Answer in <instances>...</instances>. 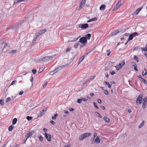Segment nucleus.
<instances>
[{"label":"nucleus","instance_id":"nucleus-1","mask_svg":"<svg viewBox=\"0 0 147 147\" xmlns=\"http://www.w3.org/2000/svg\"><path fill=\"white\" fill-rule=\"evenodd\" d=\"M56 55H55L51 56H46L43 57L42 58H40L39 60H36V61L38 63H40L41 62H46L47 61H49L52 59Z\"/></svg>","mask_w":147,"mask_h":147},{"label":"nucleus","instance_id":"nucleus-2","mask_svg":"<svg viewBox=\"0 0 147 147\" xmlns=\"http://www.w3.org/2000/svg\"><path fill=\"white\" fill-rule=\"evenodd\" d=\"M91 134L90 133H86L82 134L79 136V140H82L86 137L90 136Z\"/></svg>","mask_w":147,"mask_h":147},{"label":"nucleus","instance_id":"nucleus-3","mask_svg":"<svg viewBox=\"0 0 147 147\" xmlns=\"http://www.w3.org/2000/svg\"><path fill=\"white\" fill-rule=\"evenodd\" d=\"M19 27V25L18 24L15 23L11 26L9 27H8L7 28V30L10 29H12L13 30H16Z\"/></svg>","mask_w":147,"mask_h":147},{"label":"nucleus","instance_id":"nucleus-4","mask_svg":"<svg viewBox=\"0 0 147 147\" xmlns=\"http://www.w3.org/2000/svg\"><path fill=\"white\" fill-rule=\"evenodd\" d=\"M143 94H140L136 99V102L137 104H140L142 103Z\"/></svg>","mask_w":147,"mask_h":147},{"label":"nucleus","instance_id":"nucleus-5","mask_svg":"<svg viewBox=\"0 0 147 147\" xmlns=\"http://www.w3.org/2000/svg\"><path fill=\"white\" fill-rule=\"evenodd\" d=\"M139 33L136 32H135L133 33L130 34L129 35V37L128 39V41H129L132 39L133 38H134L135 36H138Z\"/></svg>","mask_w":147,"mask_h":147},{"label":"nucleus","instance_id":"nucleus-6","mask_svg":"<svg viewBox=\"0 0 147 147\" xmlns=\"http://www.w3.org/2000/svg\"><path fill=\"white\" fill-rule=\"evenodd\" d=\"M79 42L81 44H87V38L85 37H81L79 39Z\"/></svg>","mask_w":147,"mask_h":147},{"label":"nucleus","instance_id":"nucleus-7","mask_svg":"<svg viewBox=\"0 0 147 147\" xmlns=\"http://www.w3.org/2000/svg\"><path fill=\"white\" fill-rule=\"evenodd\" d=\"M47 30L46 29L40 30L38 32H36L35 33V35L36 36H40L45 33Z\"/></svg>","mask_w":147,"mask_h":147},{"label":"nucleus","instance_id":"nucleus-8","mask_svg":"<svg viewBox=\"0 0 147 147\" xmlns=\"http://www.w3.org/2000/svg\"><path fill=\"white\" fill-rule=\"evenodd\" d=\"M88 27V24L87 23L84 24H80L79 25V27L82 29H86Z\"/></svg>","mask_w":147,"mask_h":147},{"label":"nucleus","instance_id":"nucleus-9","mask_svg":"<svg viewBox=\"0 0 147 147\" xmlns=\"http://www.w3.org/2000/svg\"><path fill=\"white\" fill-rule=\"evenodd\" d=\"M86 0H82L80 3V6L79 8L78 9V11H80V9L82 8L84 5L86 1Z\"/></svg>","mask_w":147,"mask_h":147},{"label":"nucleus","instance_id":"nucleus-10","mask_svg":"<svg viewBox=\"0 0 147 147\" xmlns=\"http://www.w3.org/2000/svg\"><path fill=\"white\" fill-rule=\"evenodd\" d=\"M143 7H141L139 8L135 12H134L133 14L132 15L134 17L135 16H136L138 13L141 10V9L143 8Z\"/></svg>","mask_w":147,"mask_h":147},{"label":"nucleus","instance_id":"nucleus-11","mask_svg":"<svg viewBox=\"0 0 147 147\" xmlns=\"http://www.w3.org/2000/svg\"><path fill=\"white\" fill-rule=\"evenodd\" d=\"M44 135L45 137L48 141L50 142L51 141V135H49L47 134L46 133H45Z\"/></svg>","mask_w":147,"mask_h":147},{"label":"nucleus","instance_id":"nucleus-12","mask_svg":"<svg viewBox=\"0 0 147 147\" xmlns=\"http://www.w3.org/2000/svg\"><path fill=\"white\" fill-rule=\"evenodd\" d=\"M122 5L121 2V1H118V3L116 4L115 6L114 7V9H113V10L114 11L115 10V9H117L120 6Z\"/></svg>","mask_w":147,"mask_h":147},{"label":"nucleus","instance_id":"nucleus-13","mask_svg":"<svg viewBox=\"0 0 147 147\" xmlns=\"http://www.w3.org/2000/svg\"><path fill=\"white\" fill-rule=\"evenodd\" d=\"M1 49L3 51L4 49H5L6 47L7 46V44L5 42H3L1 44Z\"/></svg>","mask_w":147,"mask_h":147},{"label":"nucleus","instance_id":"nucleus-14","mask_svg":"<svg viewBox=\"0 0 147 147\" xmlns=\"http://www.w3.org/2000/svg\"><path fill=\"white\" fill-rule=\"evenodd\" d=\"M47 109V107H46L45 108H44L41 111L40 114L39 115H38L39 116H43L45 113Z\"/></svg>","mask_w":147,"mask_h":147},{"label":"nucleus","instance_id":"nucleus-15","mask_svg":"<svg viewBox=\"0 0 147 147\" xmlns=\"http://www.w3.org/2000/svg\"><path fill=\"white\" fill-rule=\"evenodd\" d=\"M99 136H98L96 137V139L94 140V143H97V144H99L100 142V140L99 139Z\"/></svg>","mask_w":147,"mask_h":147},{"label":"nucleus","instance_id":"nucleus-16","mask_svg":"<svg viewBox=\"0 0 147 147\" xmlns=\"http://www.w3.org/2000/svg\"><path fill=\"white\" fill-rule=\"evenodd\" d=\"M32 133L30 131H29L28 133H27L25 135V136L26 138L27 139L29 137H30L32 136Z\"/></svg>","mask_w":147,"mask_h":147},{"label":"nucleus","instance_id":"nucleus-17","mask_svg":"<svg viewBox=\"0 0 147 147\" xmlns=\"http://www.w3.org/2000/svg\"><path fill=\"white\" fill-rule=\"evenodd\" d=\"M115 67L117 71L119 70L122 67V66L120 64H119L117 65Z\"/></svg>","mask_w":147,"mask_h":147},{"label":"nucleus","instance_id":"nucleus-18","mask_svg":"<svg viewBox=\"0 0 147 147\" xmlns=\"http://www.w3.org/2000/svg\"><path fill=\"white\" fill-rule=\"evenodd\" d=\"M119 33V31L118 30H116L115 31H114L112 33V36H115L117 34H118Z\"/></svg>","mask_w":147,"mask_h":147},{"label":"nucleus","instance_id":"nucleus-19","mask_svg":"<svg viewBox=\"0 0 147 147\" xmlns=\"http://www.w3.org/2000/svg\"><path fill=\"white\" fill-rule=\"evenodd\" d=\"M17 51L15 50H12L9 53L10 55H12L16 53Z\"/></svg>","mask_w":147,"mask_h":147},{"label":"nucleus","instance_id":"nucleus-20","mask_svg":"<svg viewBox=\"0 0 147 147\" xmlns=\"http://www.w3.org/2000/svg\"><path fill=\"white\" fill-rule=\"evenodd\" d=\"M97 17H95L93 18H92L89 20L87 22H89L93 21H96L97 20Z\"/></svg>","mask_w":147,"mask_h":147},{"label":"nucleus","instance_id":"nucleus-21","mask_svg":"<svg viewBox=\"0 0 147 147\" xmlns=\"http://www.w3.org/2000/svg\"><path fill=\"white\" fill-rule=\"evenodd\" d=\"M85 55H83L79 59L78 64H79L84 59Z\"/></svg>","mask_w":147,"mask_h":147},{"label":"nucleus","instance_id":"nucleus-22","mask_svg":"<svg viewBox=\"0 0 147 147\" xmlns=\"http://www.w3.org/2000/svg\"><path fill=\"white\" fill-rule=\"evenodd\" d=\"M145 123V121L144 120H143L142 122L138 126L139 128H141L144 125Z\"/></svg>","mask_w":147,"mask_h":147},{"label":"nucleus","instance_id":"nucleus-23","mask_svg":"<svg viewBox=\"0 0 147 147\" xmlns=\"http://www.w3.org/2000/svg\"><path fill=\"white\" fill-rule=\"evenodd\" d=\"M95 77V76H91L88 78V79L87 80V81H89L92 80H93L94 78Z\"/></svg>","mask_w":147,"mask_h":147},{"label":"nucleus","instance_id":"nucleus-24","mask_svg":"<svg viewBox=\"0 0 147 147\" xmlns=\"http://www.w3.org/2000/svg\"><path fill=\"white\" fill-rule=\"evenodd\" d=\"M27 0H17V1L16 0V1H14V3L13 5H14L15 4H16L17 3H18V2H21V1H27Z\"/></svg>","mask_w":147,"mask_h":147},{"label":"nucleus","instance_id":"nucleus-25","mask_svg":"<svg viewBox=\"0 0 147 147\" xmlns=\"http://www.w3.org/2000/svg\"><path fill=\"white\" fill-rule=\"evenodd\" d=\"M106 7L105 5L104 4L101 5L100 7V9L101 10L102 9L104 10Z\"/></svg>","mask_w":147,"mask_h":147},{"label":"nucleus","instance_id":"nucleus-26","mask_svg":"<svg viewBox=\"0 0 147 147\" xmlns=\"http://www.w3.org/2000/svg\"><path fill=\"white\" fill-rule=\"evenodd\" d=\"M104 119L105 122L107 123H109L110 122V119L106 117H104Z\"/></svg>","mask_w":147,"mask_h":147},{"label":"nucleus","instance_id":"nucleus-27","mask_svg":"<svg viewBox=\"0 0 147 147\" xmlns=\"http://www.w3.org/2000/svg\"><path fill=\"white\" fill-rule=\"evenodd\" d=\"M18 121L17 119L16 118H14L12 121V124L13 125H15L17 122V121Z\"/></svg>","mask_w":147,"mask_h":147},{"label":"nucleus","instance_id":"nucleus-28","mask_svg":"<svg viewBox=\"0 0 147 147\" xmlns=\"http://www.w3.org/2000/svg\"><path fill=\"white\" fill-rule=\"evenodd\" d=\"M146 105V102L144 101H143V105L142 106V107L143 109H145Z\"/></svg>","mask_w":147,"mask_h":147},{"label":"nucleus","instance_id":"nucleus-29","mask_svg":"<svg viewBox=\"0 0 147 147\" xmlns=\"http://www.w3.org/2000/svg\"><path fill=\"white\" fill-rule=\"evenodd\" d=\"M104 83H105V84L106 85H108V87L110 88L111 87V85L109 84V82H107L106 81H104Z\"/></svg>","mask_w":147,"mask_h":147},{"label":"nucleus","instance_id":"nucleus-30","mask_svg":"<svg viewBox=\"0 0 147 147\" xmlns=\"http://www.w3.org/2000/svg\"><path fill=\"white\" fill-rule=\"evenodd\" d=\"M91 36V34H88L86 35L85 37L86 38L87 40H89Z\"/></svg>","mask_w":147,"mask_h":147},{"label":"nucleus","instance_id":"nucleus-31","mask_svg":"<svg viewBox=\"0 0 147 147\" xmlns=\"http://www.w3.org/2000/svg\"><path fill=\"white\" fill-rule=\"evenodd\" d=\"M141 50L142 51H147V44L146 45L145 48H141Z\"/></svg>","mask_w":147,"mask_h":147},{"label":"nucleus","instance_id":"nucleus-32","mask_svg":"<svg viewBox=\"0 0 147 147\" xmlns=\"http://www.w3.org/2000/svg\"><path fill=\"white\" fill-rule=\"evenodd\" d=\"M14 127V126L13 125H11L8 128V130L10 131H11L13 129Z\"/></svg>","mask_w":147,"mask_h":147},{"label":"nucleus","instance_id":"nucleus-33","mask_svg":"<svg viewBox=\"0 0 147 147\" xmlns=\"http://www.w3.org/2000/svg\"><path fill=\"white\" fill-rule=\"evenodd\" d=\"M147 74L146 71L145 69H144L142 72V75L145 76Z\"/></svg>","mask_w":147,"mask_h":147},{"label":"nucleus","instance_id":"nucleus-34","mask_svg":"<svg viewBox=\"0 0 147 147\" xmlns=\"http://www.w3.org/2000/svg\"><path fill=\"white\" fill-rule=\"evenodd\" d=\"M80 37H81V36H79L78 37L76 38H74L73 39V40H72L71 41V42H75V41H76L77 40H78L79 39V38H80Z\"/></svg>","mask_w":147,"mask_h":147},{"label":"nucleus","instance_id":"nucleus-35","mask_svg":"<svg viewBox=\"0 0 147 147\" xmlns=\"http://www.w3.org/2000/svg\"><path fill=\"white\" fill-rule=\"evenodd\" d=\"M134 59L136 60L137 62H138L139 60H138V58L136 55L134 56Z\"/></svg>","mask_w":147,"mask_h":147},{"label":"nucleus","instance_id":"nucleus-36","mask_svg":"<svg viewBox=\"0 0 147 147\" xmlns=\"http://www.w3.org/2000/svg\"><path fill=\"white\" fill-rule=\"evenodd\" d=\"M32 118L33 117H32L27 116L26 118L28 121H30L32 119Z\"/></svg>","mask_w":147,"mask_h":147},{"label":"nucleus","instance_id":"nucleus-37","mask_svg":"<svg viewBox=\"0 0 147 147\" xmlns=\"http://www.w3.org/2000/svg\"><path fill=\"white\" fill-rule=\"evenodd\" d=\"M58 116V114L56 113L54 114V116H53L52 117V119L54 120L56 119V117Z\"/></svg>","mask_w":147,"mask_h":147},{"label":"nucleus","instance_id":"nucleus-38","mask_svg":"<svg viewBox=\"0 0 147 147\" xmlns=\"http://www.w3.org/2000/svg\"><path fill=\"white\" fill-rule=\"evenodd\" d=\"M119 64H120L122 67V66H124L125 64V60H122L121 63H119Z\"/></svg>","mask_w":147,"mask_h":147},{"label":"nucleus","instance_id":"nucleus-39","mask_svg":"<svg viewBox=\"0 0 147 147\" xmlns=\"http://www.w3.org/2000/svg\"><path fill=\"white\" fill-rule=\"evenodd\" d=\"M95 113L97 114V116H98V117H100V118H102V116H101V115H100V114L99 113H98V112H95Z\"/></svg>","mask_w":147,"mask_h":147},{"label":"nucleus","instance_id":"nucleus-40","mask_svg":"<svg viewBox=\"0 0 147 147\" xmlns=\"http://www.w3.org/2000/svg\"><path fill=\"white\" fill-rule=\"evenodd\" d=\"M82 100V99L81 98H78L77 100V102L79 103H81Z\"/></svg>","mask_w":147,"mask_h":147},{"label":"nucleus","instance_id":"nucleus-41","mask_svg":"<svg viewBox=\"0 0 147 147\" xmlns=\"http://www.w3.org/2000/svg\"><path fill=\"white\" fill-rule=\"evenodd\" d=\"M78 43H75V44H74V47L76 49H77L78 48Z\"/></svg>","mask_w":147,"mask_h":147},{"label":"nucleus","instance_id":"nucleus-42","mask_svg":"<svg viewBox=\"0 0 147 147\" xmlns=\"http://www.w3.org/2000/svg\"><path fill=\"white\" fill-rule=\"evenodd\" d=\"M11 100V99L10 98V97H8L6 100V101H5V102L6 103H7L8 102H9Z\"/></svg>","mask_w":147,"mask_h":147},{"label":"nucleus","instance_id":"nucleus-43","mask_svg":"<svg viewBox=\"0 0 147 147\" xmlns=\"http://www.w3.org/2000/svg\"><path fill=\"white\" fill-rule=\"evenodd\" d=\"M62 69V67H59L55 69L56 71H57V72L59 71L60 70Z\"/></svg>","mask_w":147,"mask_h":147},{"label":"nucleus","instance_id":"nucleus-44","mask_svg":"<svg viewBox=\"0 0 147 147\" xmlns=\"http://www.w3.org/2000/svg\"><path fill=\"white\" fill-rule=\"evenodd\" d=\"M140 46H137L136 47H135L134 48L133 50H134V51L138 49H140Z\"/></svg>","mask_w":147,"mask_h":147},{"label":"nucleus","instance_id":"nucleus-45","mask_svg":"<svg viewBox=\"0 0 147 147\" xmlns=\"http://www.w3.org/2000/svg\"><path fill=\"white\" fill-rule=\"evenodd\" d=\"M0 103L1 105H3L4 104V102L3 100L2 99H1L0 100Z\"/></svg>","mask_w":147,"mask_h":147},{"label":"nucleus","instance_id":"nucleus-46","mask_svg":"<svg viewBox=\"0 0 147 147\" xmlns=\"http://www.w3.org/2000/svg\"><path fill=\"white\" fill-rule=\"evenodd\" d=\"M104 93L106 95H108L109 94L108 91L106 90H104Z\"/></svg>","mask_w":147,"mask_h":147},{"label":"nucleus","instance_id":"nucleus-47","mask_svg":"<svg viewBox=\"0 0 147 147\" xmlns=\"http://www.w3.org/2000/svg\"><path fill=\"white\" fill-rule=\"evenodd\" d=\"M92 50L91 49H90L88 51H87L86 53V55H88L91 51Z\"/></svg>","mask_w":147,"mask_h":147},{"label":"nucleus","instance_id":"nucleus-48","mask_svg":"<svg viewBox=\"0 0 147 147\" xmlns=\"http://www.w3.org/2000/svg\"><path fill=\"white\" fill-rule=\"evenodd\" d=\"M93 105H94V107H95V108L97 109H98V106L96 105V102H93Z\"/></svg>","mask_w":147,"mask_h":147},{"label":"nucleus","instance_id":"nucleus-49","mask_svg":"<svg viewBox=\"0 0 147 147\" xmlns=\"http://www.w3.org/2000/svg\"><path fill=\"white\" fill-rule=\"evenodd\" d=\"M39 140L40 142H42L43 141V137L40 136L39 137Z\"/></svg>","mask_w":147,"mask_h":147},{"label":"nucleus","instance_id":"nucleus-50","mask_svg":"<svg viewBox=\"0 0 147 147\" xmlns=\"http://www.w3.org/2000/svg\"><path fill=\"white\" fill-rule=\"evenodd\" d=\"M77 53L78 52L77 51L72 52V54L74 55L75 56H76L77 55Z\"/></svg>","mask_w":147,"mask_h":147},{"label":"nucleus","instance_id":"nucleus-51","mask_svg":"<svg viewBox=\"0 0 147 147\" xmlns=\"http://www.w3.org/2000/svg\"><path fill=\"white\" fill-rule=\"evenodd\" d=\"M131 64L132 66H133L134 67L137 66L135 62H132L131 63Z\"/></svg>","mask_w":147,"mask_h":147},{"label":"nucleus","instance_id":"nucleus-52","mask_svg":"<svg viewBox=\"0 0 147 147\" xmlns=\"http://www.w3.org/2000/svg\"><path fill=\"white\" fill-rule=\"evenodd\" d=\"M37 71L35 69H33L32 70V72L33 74H35L36 72Z\"/></svg>","mask_w":147,"mask_h":147},{"label":"nucleus","instance_id":"nucleus-53","mask_svg":"<svg viewBox=\"0 0 147 147\" xmlns=\"http://www.w3.org/2000/svg\"><path fill=\"white\" fill-rule=\"evenodd\" d=\"M94 138H92L91 139V140L92 141L91 142V143L92 144H94Z\"/></svg>","mask_w":147,"mask_h":147},{"label":"nucleus","instance_id":"nucleus-54","mask_svg":"<svg viewBox=\"0 0 147 147\" xmlns=\"http://www.w3.org/2000/svg\"><path fill=\"white\" fill-rule=\"evenodd\" d=\"M143 101H144L146 102H147V96L144 97L143 99Z\"/></svg>","mask_w":147,"mask_h":147},{"label":"nucleus","instance_id":"nucleus-55","mask_svg":"<svg viewBox=\"0 0 147 147\" xmlns=\"http://www.w3.org/2000/svg\"><path fill=\"white\" fill-rule=\"evenodd\" d=\"M16 82V80H14L13 81L11 84V85H13L15 84V83Z\"/></svg>","mask_w":147,"mask_h":147},{"label":"nucleus","instance_id":"nucleus-56","mask_svg":"<svg viewBox=\"0 0 147 147\" xmlns=\"http://www.w3.org/2000/svg\"><path fill=\"white\" fill-rule=\"evenodd\" d=\"M71 49L69 48H68L66 50L65 52L66 53H67L68 52H69L70 50H71Z\"/></svg>","mask_w":147,"mask_h":147},{"label":"nucleus","instance_id":"nucleus-57","mask_svg":"<svg viewBox=\"0 0 147 147\" xmlns=\"http://www.w3.org/2000/svg\"><path fill=\"white\" fill-rule=\"evenodd\" d=\"M142 80L143 82L144 83H145L146 82V80L144 78H142Z\"/></svg>","mask_w":147,"mask_h":147},{"label":"nucleus","instance_id":"nucleus-58","mask_svg":"<svg viewBox=\"0 0 147 147\" xmlns=\"http://www.w3.org/2000/svg\"><path fill=\"white\" fill-rule=\"evenodd\" d=\"M50 122L53 125H55V122H54L53 120H51L50 121Z\"/></svg>","mask_w":147,"mask_h":147},{"label":"nucleus","instance_id":"nucleus-59","mask_svg":"<svg viewBox=\"0 0 147 147\" xmlns=\"http://www.w3.org/2000/svg\"><path fill=\"white\" fill-rule=\"evenodd\" d=\"M43 69L40 68H39V70L38 71V73H40L42 71Z\"/></svg>","mask_w":147,"mask_h":147},{"label":"nucleus","instance_id":"nucleus-60","mask_svg":"<svg viewBox=\"0 0 147 147\" xmlns=\"http://www.w3.org/2000/svg\"><path fill=\"white\" fill-rule=\"evenodd\" d=\"M110 73L112 75H113L114 74H115V73L114 71H111Z\"/></svg>","mask_w":147,"mask_h":147},{"label":"nucleus","instance_id":"nucleus-61","mask_svg":"<svg viewBox=\"0 0 147 147\" xmlns=\"http://www.w3.org/2000/svg\"><path fill=\"white\" fill-rule=\"evenodd\" d=\"M82 45H80V48H82L83 47L85 46L86 44H82Z\"/></svg>","mask_w":147,"mask_h":147},{"label":"nucleus","instance_id":"nucleus-62","mask_svg":"<svg viewBox=\"0 0 147 147\" xmlns=\"http://www.w3.org/2000/svg\"><path fill=\"white\" fill-rule=\"evenodd\" d=\"M105 75L106 77L107 78H109V75H108V73H105Z\"/></svg>","mask_w":147,"mask_h":147},{"label":"nucleus","instance_id":"nucleus-63","mask_svg":"<svg viewBox=\"0 0 147 147\" xmlns=\"http://www.w3.org/2000/svg\"><path fill=\"white\" fill-rule=\"evenodd\" d=\"M30 81H31V82H32V83L33 82V78L32 75V74H31V78H30Z\"/></svg>","mask_w":147,"mask_h":147},{"label":"nucleus","instance_id":"nucleus-64","mask_svg":"<svg viewBox=\"0 0 147 147\" xmlns=\"http://www.w3.org/2000/svg\"><path fill=\"white\" fill-rule=\"evenodd\" d=\"M47 82H45V84L43 85V87H45V86H46L47 85Z\"/></svg>","mask_w":147,"mask_h":147}]
</instances>
